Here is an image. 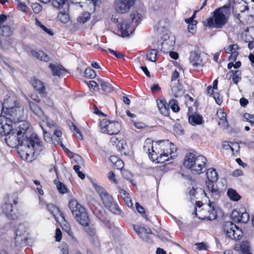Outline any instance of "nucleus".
Returning a JSON list of instances; mask_svg holds the SVG:
<instances>
[{
    "instance_id": "2f4dec72",
    "label": "nucleus",
    "mask_w": 254,
    "mask_h": 254,
    "mask_svg": "<svg viewBox=\"0 0 254 254\" xmlns=\"http://www.w3.org/2000/svg\"><path fill=\"white\" fill-rule=\"evenodd\" d=\"M157 51L155 49H150L146 53L147 60L151 62H155L157 60Z\"/></svg>"
},
{
    "instance_id": "4c0bfd02",
    "label": "nucleus",
    "mask_w": 254,
    "mask_h": 254,
    "mask_svg": "<svg viewBox=\"0 0 254 254\" xmlns=\"http://www.w3.org/2000/svg\"><path fill=\"white\" fill-rule=\"evenodd\" d=\"M90 17V13L87 12H83L78 18V21L80 23H84L87 22Z\"/></svg>"
},
{
    "instance_id": "f257e3e1",
    "label": "nucleus",
    "mask_w": 254,
    "mask_h": 254,
    "mask_svg": "<svg viewBox=\"0 0 254 254\" xmlns=\"http://www.w3.org/2000/svg\"><path fill=\"white\" fill-rule=\"evenodd\" d=\"M0 135L5 136V141L10 147H17L20 157L28 162H31L34 154H39L45 147L37 134L33 133L29 138H25V135L17 130H14L11 126V120L4 116H0Z\"/></svg>"
},
{
    "instance_id": "09e8293b",
    "label": "nucleus",
    "mask_w": 254,
    "mask_h": 254,
    "mask_svg": "<svg viewBox=\"0 0 254 254\" xmlns=\"http://www.w3.org/2000/svg\"><path fill=\"white\" fill-rule=\"evenodd\" d=\"M63 230L66 232L72 238H73V233L71 230L70 226L68 224H64L62 226Z\"/></svg>"
},
{
    "instance_id": "58836bf2",
    "label": "nucleus",
    "mask_w": 254,
    "mask_h": 254,
    "mask_svg": "<svg viewBox=\"0 0 254 254\" xmlns=\"http://www.w3.org/2000/svg\"><path fill=\"white\" fill-rule=\"evenodd\" d=\"M84 74L86 77L89 78H94L96 74L94 70L92 69L90 67H87L84 71Z\"/></svg>"
},
{
    "instance_id": "473e14b6",
    "label": "nucleus",
    "mask_w": 254,
    "mask_h": 254,
    "mask_svg": "<svg viewBox=\"0 0 254 254\" xmlns=\"http://www.w3.org/2000/svg\"><path fill=\"white\" fill-rule=\"evenodd\" d=\"M54 183L56 185L57 188L60 193L64 194L67 192V189L63 183L59 182L57 179L54 180Z\"/></svg>"
},
{
    "instance_id": "423d86ee",
    "label": "nucleus",
    "mask_w": 254,
    "mask_h": 254,
    "mask_svg": "<svg viewBox=\"0 0 254 254\" xmlns=\"http://www.w3.org/2000/svg\"><path fill=\"white\" fill-rule=\"evenodd\" d=\"M28 227L26 224H19L15 231V243L18 247H25L28 244Z\"/></svg>"
},
{
    "instance_id": "a18cd8bd",
    "label": "nucleus",
    "mask_w": 254,
    "mask_h": 254,
    "mask_svg": "<svg viewBox=\"0 0 254 254\" xmlns=\"http://www.w3.org/2000/svg\"><path fill=\"white\" fill-rule=\"evenodd\" d=\"M174 130L177 134L180 135L183 134L184 132L182 125L179 123L175 124L174 126Z\"/></svg>"
},
{
    "instance_id": "9d476101",
    "label": "nucleus",
    "mask_w": 254,
    "mask_h": 254,
    "mask_svg": "<svg viewBox=\"0 0 254 254\" xmlns=\"http://www.w3.org/2000/svg\"><path fill=\"white\" fill-rule=\"evenodd\" d=\"M11 201H13L14 205L17 204V197L11 199L8 198L7 201L1 206L2 213L9 220H16L18 218V213L16 209H14Z\"/></svg>"
},
{
    "instance_id": "f704fd0d",
    "label": "nucleus",
    "mask_w": 254,
    "mask_h": 254,
    "mask_svg": "<svg viewBox=\"0 0 254 254\" xmlns=\"http://www.w3.org/2000/svg\"><path fill=\"white\" fill-rule=\"evenodd\" d=\"M231 73L233 74L232 80L234 83L237 84L241 79V71L237 70L235 71L231 70Z\"/></svg>"
},
{
    "instance_id": "c85d7f7f",
    "label": "nucleus",
    "mask_w": 254,
    "mask_h": 254,
    "mask_svg": "<svg viewBox=\"0 0 254 254\" xmlns=\"http://www.w3.org/2000/svg\"><path fill=\"white\" fill-rule=\"evenodd\" d=\"M68 125L70 130L72 131H74L76 137L79 139L82 140L83 135L79 129L71 122L68 123Z\"/></svg>"
},
{
    "instance_id": "7ed1b4c3",
    "label": "nucleus",
    "mask_w": 254,
    "mask_h": 254,
    "mask_svg": "<svg viewBox=\"0 0 254 254\" xmlns=\"http://www.w3.org/2000/svg\"><path fill=\"white\" fill-rule=\"evenodd\" d=\"M231 3L230 2L227 4L216 9L213 12V16L209 17L203 22L205 26L210 27L221 28L224 26L227 22L226 15L230 14Z\"/></svg>"
},
{
    "instance_id": "c9c22d12",
    "label": "nucleus",
    "mask_w": 254,
    "mask_h": 254,
    "mask_svg": "<svg viewBox=\"0 0 254 254\" xmlns=\"http://www.w3.org/2000/svg\"><path fill=\"white\" fill-rule=\"evenodd\" d=\"M241 212L242 211L234 210L232 211L231 215L232 220L235 222H239L241 218Z\"/></svg>"
},
{
    "instance_id": "37998d69",
    "label": "nucleus",
    "mask_w": 254,
    "mask_h": 254,
    "mask_svg": "<svg viewBox=\"0 0 254 254\" xmlns=\"http://www.w3.org/2000/svg\"><path fill=\"white\" fill-rule=\"evenodd\" d=\"M249 214L248 212H247L245 210H244V211H242L239 222L246 223L249 220Z\"/></svg>"
},
{
    "instance_id": "dca6fc26",
    "label": "nucleus",
    "mask_w": 254,
    "mask_h": 254,
    "mask_svg": "<svg viewBox=\"0 0 254 254\" xmlns=\"http://www.w3.org/2000/svg\"><path fill=\"white\" fill-rule=\"evenodd\" d=\"M18 124L17 130L22 134L25 135V138H29L30 134V124L25 119L17 123Z\"/></svg>"
},
{
    "instance_id": "393cba45",
    "label": "nucleus",
    "mask_w": 254,
    "mask_h": 254,
    "mask_svg": "<svg viewBox=\"0 0 254 254\" xmlns=\"http://www.w3.org/2000/svg\"><path fill=\"white\" fill-rule=\"evenodd\" d=\"M172 91L176 97L182 96L184 93L183 86L179 83L172 88Z\"/></svg>"
},
{
    "instance_id": "bb28decb",
    "label": "nucleus",
    "mask_w": 254,
    "mask_h": 254,
    "mask_svg": "<svg viewBox=\"0 0 254 254\" xmlns=\"http://www.w3.org/2000/svg\"><path fill=\"white\" fill-rule=\"evenodd\" d=\"M12 34V31L10 27L7 25H3L0 27V34L4 37H9Z\"/></svg>"
},
{
    "instance_id": "9b49d317",
    "label": "nucleus",
    "mask_w": 254,
    "mask_h": 254,
    "mask_svg": "<svg viewBox=\"0 0 254 254\" xmlns=\"http://www.w3.org/2000/svg\"><path fill=\"white\" fill-rule=\"evenodd\" d=\"M137 0H117L115 2V9L120 13L127 12Z\"/></svg>"
},
{
    "instance_id": "a19ab883",
    "label": "nucleus",
    "mask_w": 254,
    "mask_h": 254,
    "mask_svg": "<svg viewBox=\"0 0 254 254\" xmlns=\"http://www.w3.org/2000/svg\"><path fill=\"white\" fill-rule=\"evenodd\" d=\"M35 24L37 26H39L43 30L49 35L52 36L53 35V32L49 29L47 28L44 25H43L37 19H36Z\"/></svg>"
},
{
    "instance_id": "e433bc0d",
    "label": "nucleus",
    "mask_w": 254,
    "mask_h": 254,
    "mask_svg": "<svg viewBox=\"0 0 254 254\" xmlns=\"http://www.w3.org/2000/svg\"><path fill=\"white\" fill-rule=\"evenodd\" d=\"M43 132L44 138L47 142L52 143L53 141V136L51 133L47 131L42 125L40 126Z\"/></svg>"
},
{
    "instance_id": "864d4df0",
    "label": "nucleus",
    "mask_w": 254,
    "mask_h": 254,
    "mask_svg": "<svg viewBox=\"0 0 254 254\" xmlns=\"http://www.w3.org/2000/svg\"><path fill=\"white\" fill-rule=\"evenodd\" d=\"M9 42L6 39L1 40L0 38V49H5L8 48Z\"/></svg>"
},
{
    "instance_id": "79ce46f5",
    "label": "nucleus",
    "mask_w": 254,
    "mask_h": 254,
    "mask_svg": "<svg viewBox=\"0 0 254 254\" xmlns=\"http://www.w3.org/2000/svg\"><path fill=\"white\" fill-rule=\"evenodd\" d=\"M169 105H170V108L174 112H178L180 110L177 100L175 99L170 100Z\"/></svg>"
},
{
    "instance_id": "49530a36",
    "label": "nucleus",
    "mask_w": 254,
    "mask_h": 254,
    "mask_svg": "<svg viewBox=\"0 0 254 254\" xmlns=\"http://www.w3.org/2000/svg\"><path fill=\"white\" fill-rule=\"evenodd\" d=\"M135 207L137 211L140 213L143 217H145L147 220L148 219L147 215L145 214L144 208L141 206L138 202H136Z\"/></svg>"
},
{
    "instance_id": "6ab92c4d",
    "label": "nucleus",
    "mask_w": 254,
    "mask_h": 254,
    "mask_svg": "<svg viewBox=\"0 0 254 254\" xmlns=\"http://www.w3.org/2000/svg\"><path fill=\"white\" fill-rule=\"evenodd\" d=\"M29 105L31 110L40 119L44 121L45 119V116L42 109L36 103L32 102H29Z\"/></svg>"
},
{
    "instance_id": "6e6d98bb",
    "label": "nucleus",
    "mask_w": 254,
    "mask_h": 254,
    "mask_svg": "<svg viewBox=\"0 0 254 254\" xmlns=\"http://www.w3.org/2000/svg\"><path fill=\"white\" fill-rule=\"evenodd\" d=\"M170 107V105H169V103L168 104L167 103V105H165V106L163 108V110H161V113L165 116H168L170 114V109H169Z\"/></svg>"
},
{
    "instance_id": "f8f14e48",
    "label": "nucleus",
    "mask_w": 254,
    "mask_h": 254,
    "mask_svg": "<svg viewBox=\"0 0 254 254\" xmlns=\"http://www.w3.org/2000/svg\"><path fill=\"white\" fill-rule=\"evenodd\" d=\"M19 106V103L14 97H9L4 100L2 104V110L6 115H8Z\"/></svg>"
},
{
    "instance_id": "603ef678",
    "label": "nucleus",
    "mask_w": 254,
    "mask_h": 254,
    "mask_svg": "<svg viewBox=\"0 0 254 254\" xmlns=\"http://www.w3.org/2000/svg\"><path fill=\"white\" fill-rule=\"evenodd\" d=\"M31 7L34 13H38L42 10V7L38 3H34L32 4Z\"/></svg>"
},
{
    "instance_id": "774afa93",
    "label": "nucleus",
    "mask_w": 254,
    "mask_h": 254,
    "mask_svg": "<svg viewBox=\"0 0 254 254\" xmlns=\"http://www.w3.org/2000/svg\"><path fill=\"white\" fill-rule=\"evenodd\" d=\"M124 199L128 207H131L132 206V203L129 197L125 196L124 197Z\"/></svg>"
},
{
    "instance_id": "7c9ffc66",
    "label": "nucleus",
    "mask_w": 254,
    "mask_h": 254,
    "mask_svg": "<svg viewBox=\"0 0 254 254\" xmlns=\"http://www.w3.org/2000/svg\"><path fill=\"white\" fill-rule=\"evenodd\" d=\"M212 204H214V203H209V204L210 209L209 212L210 213L209 215L206 217V219L209 220H215L217 217L216 211L214 209V205H212Z\"/></svg>"
},
{
    "instance_id": "5701e85b",
    "label": "nucleus",
    "mask_w": 254,
    "mask_h": 254,
    "mask_svg": "<svg viewBox=\"0 0 254 254\" xmlns=\"http://www.w3.org/2000/svg\"><path fill=\"white\" fill-rule=\"evenodd\" d=\"M98 83L101 87V89L105 93H109L114 90V87L108 82L102 79H98Z\"/></svg>"
},
{
    "instance_id": "f03ea898",
    "label": "nucleus",
    "mask_w": 254,
    "mask_h": 254,
    "mask_svg": "<svg viewBox=\"0 0 254 254\" xmlns=\"http://www.w3.org/2000/svg\"><path fill=\"white\" fill-rule=\"evenodd\" d=\"M68 206L75 220L83 227L86 233L92 235L94 231L89 225L90 220L85 208L81 206L76 199H71Z\"/></svg>"
},
{
    "instance_id": "338daca9",
    "label": "nucleus",
    "mask_w": 254,
    "mask_h": 254,
    "mask_svg": "<svg viewBox=\"0 0 254 254\" xmlns=\"http://www.w3.org/2000/svg\"><path fill=\"white\" fill-rule=\"evenodd\" d=\"M153 233L151 232V233L148 234V235L146 237L145 240L144 241L148 243H153V237L154 236Z\"/></svg>"
},
{
    "instance_id": "4468645a",
    "label": "nucleus",
    "mask_w": 254,
    "mask_h": 254,
    "mask_svg": "<svg viewBox=\"0 0 254 254\" xmlns=\"http://www.w3.org/2000/svg\"><path fill=\"white\" fill-rule=\"evenodd\" d=\"M150 149L148 148V156L153 162H156V163H162L168 160V155L166 153H164V152L158 155L157 152L154 150V147L153 146H151L152 151L150 152Z\"/></svg>"
},
{
    "instance_id": "de8ad7c7",
    "label": "nucleus",
    "mask_w": 254,
    "mask_h": 254,
    "mask_svg": "<svg viewBox=\"0 0 254 254\" xmlns=\"http://www.w3.org/2000/svg\"><path fill=\"white\" fill-rule=\"evenodd\" d=\"M244 118L249 122L252 126H254V115L245 113L243 116Z\"/></svg>"
},
{
    "instance_id": "cd10ccee",
    "label": "nucleus",
    "mask_w": 254,
    "mask_h": 254,
    "mask_svg": "<svg viewBox=\"0 0 254 254\" xmlns=\"http://www.w3.org/2000/svg\"><path fill=\"white\" fill-rule=\"evenodd\" d=\"M130 16L132 22L135 23L136 24V26L142 20V15L136 11H132L130 14Z\"/></svg>"
},
{
    "instance_id": "ea45409f",
    "label": "nucleus",
    "mask_w": 254,
    "mask_h": 254,
    "mask_svg": "<svg viewBox=\"0 0 254 254\" xmlns=\"http://www.w3.org/2000/svg\"><path fill=\"white\" fill-rule=\"evenodd\" d=\"M59 20L64 23H67L69 19V15L65 12H60L58 15Z\"/></svg>"
},
{
    "instance_id": "b1692460",
    "label": "nucleus",
    "mask_w": 254,
    "mask_h": 254,
    "mask_svg": "<svg viewBox=\"0 0 254 254\" xmlns=\"http://www.w3.org/2000/svg\"><path fill=\"white\" fill-rule=\"evenodd\" d=\"M189 122L193 126L200 125L202 123V117L197 114H192L189 116Z\"/></svg>"
},
{
    "instance_id": "6e6552de",
    "label": "nucleus",
    "mask_w": 254,
    "mask_h": 254,
    "mask_svg": "<svg viewBox=\"0 0 254 254\" xmlns=\"http://www.w3.org/2000/svg\"><path fill=\"white\" fill-rule=\"evenodd\" d=\"M224 232L232 240H239L243 235V231L231 221L225 222L223 225Z\"/></svg>"
},
{
    "instance_id": "0eeeda50",
    "label": "nucleus",
    "mask_w": 254,
    "mask_h": 254,
    "mask_svg": "<svg viewBox=\"0 0 254 254\" xmlns=\"http://www.w3.org/2000/svg\"><path fill=\"white\" fill-rule=\"evenodd\" d=\"M207 181L205 184L208 190L213 195H219L220 191L215 186V183L218 179V174L214 169H209L206 172Z\"/></svg>"
},
{
    "instance_id": "412c9836",
    "label": "nucleus",
    "mask_w": 254,
    "mask_h": 254,
    "mask_svg": "<svg viewBox=\"0 0 254 254\" xmlns=\"http://www.w3.org/2000/svg\"><path fill=\"white\" fill-rule=\"evenodd\" d=\"M190 63L193 66H197L201 63L200 54L196 51H191L190 57Z\"/></svg>"
},
{
    "instance_id": "4d7b16f0",
    "label": "nucleus",
    "mask_w": 254,
    "mask_h": 254,
    "mask_svg": "<svg viewBox=\"0 0 254 254\" xmlns=\"http://www.w3.org/2000/svg\"><path fill=\"white\" fill-rule=\"evenodd\" d=\"M157 106L158 109L160 110L161 113V110H163V108L167 105V102L165 99H162L160 100H158L157 101Z\"/></svg>"
},
{
    "instance_id": "72a5a7b5",
    "label": "nucleus",
    "mask_w": 254,
    "mask_h": 254,
    "mask_svg": "<svg viewBox=\"0 0 254 254\" xmlns=\"http://www.w3.org/2000/svg\"><path fill=\"white\" fill-rule=\"evenodd\" d=\"M241 244L242 254H252L250 252V244L247 241H243Z\"/></svg>"
},
{
    "instance_id": "5fc2aeb1",
    "label": "nucleus",
    "mask_w": 254,
    "mask_h": 254,
    "mask_svg": "<svg viewBox=\"0 0 254 254\" xmlns=\"http://www.w3.org/2000/svg\"><path fill=\"white\" fill-rule=\"evenodd\" d=\"M197 246L196 249L199 251L206 250L208 248V246L205 243H197L195 244Z\"/></svg>"
},
{
    "instance_id": "680f3d73",
    "label": "nucleus",
    "mask_w": 254,
    "mask_h": 254,
    "mask_svg": "<svg viewBox=\"0 0 254 254\" xmlns=\"http://www.w3.org/2000/svg\"><path fill=\"white\" fill-rule=\"evenodd\" d=\"M88 86L89 87L92 88L94 90H97L99 89L98 84L95 81H90L88 84Z\"/></svg>"
},
{
    "instance_id": "a878e982",
    "label": "nucleus",
    "mask_w": 254,
    "mask_h": 254,
    "mask_svg": "<svg viewBox=\"0 0 254 254\" xmlns=\"http://www.w3.org/2000/svg\"><path fill=\"white\" fill-rule=\"evenodd\" d=\"M227 195L230 199L233 201H238L241 198V196L237 192L233 189H229L227 191Z\"/></svg>"
},
{
    "instance_id": "aec40b11",
    "label": "nucleus",
    "mask_w": 254,
    "mask_h": 254,
    "mask_svg": "<svg viewBox=\"0 0 254 254\" xmlns=\"http://www.w3.org/2000/svg\"><path fill=\"white\" fill-rule=\"evenodd\" d=\"M30 53L33 57L36 58L40 61L47 62L50 60L49 56L42 51L32 50Z\"/></svg>"
},
{
    "instance_id": "8fccbe9b",
    "label": "nucleus",
    "mask_w": 254,
    "mask_h": 254,
    "mask_svg": "<svg viewBox=\"0 0 254 254\" xmlns=\"http://www.w3.org/2000/svg\"><path fill=\"white\" fill-rule=\"evenodd\" d=\"M65 2V1L63 0H53L52 4L55 7L60 8L62 7Z\"/></svg>"
},
{
    "instance_id": "bf43d9fd",
    "label": "nucleus",
    "mask_w": 254,
    "mask_h": 254,
    "mask_svg": "<svg viewBox=\"0 0 254 254\" xmlns=\"http://www.w3.org/2000/svg\"><path fill=\"white\" fill-rule=\"evenodd\" d=\"M108 51L111 54H113L118 59H124V56L120 52H117L111 49H108Z\"/></svg>"
},
{
    "instance_id": "e2e57ef3",
    "label": "nucleus",
    "mask_w": 254,
    "mask_h": 254,
    "mask_svg": "<svg viewBox=\"0 0 254 254\" xmlns=\"http://www.w3.org/2000/svg\"><path fill=\"white\" fill-rule=\"evenodd\" d=\"M62 234L61 231L60 230V229L59 228L56 229V236H55V238H56V241L60 242L62 239Z\"/></svg>"
},
{
    "instance_id": "69168bd1",
    "label": "nucleus",
    "mask_w": 254,
    "mask_h": 254,
    "mask_svg": "<svg viewBox=\"0 0 254 254\" xmlns=\"http://www.w3.org/2000/svg\"><path fill=\"white\" fill-rule=\"evenodd\" d=\"M117 169L122 170L124 167L123 161L119 159V160L114 164Z\"/></svg>"
},
{
    "instance_id": "4be33fe9",
    "label": "nucleus",
    "mask_w": 254,
    "mask_h": 254,
    "mask_svg": "<svg viewBox=\"0 0 254 254\" xmlns=\"http://www.w3.org/2000/svg\"><path fill=\"white\" fill-rule=\"evenodd\" d=\"M48 211L53 215L57 220L56 215L59 214L60 216L64 220V217L63 213L60 210L59 208L53 204H48L47 205Z\"/></svg>"
},
{
    "instance_id": "1a4fd4ad",
    "label": "nucleus",
    "mask_w": 254,
    "mask_h": 254,
    "mask_svg": "<svg viewBox=\"0 0 254 254\" xmlns=\"http://www.w3.org/2000/svg\"><path fill=\"white\" fill-rule=\"evenodd\" d=\"M99 126L102 132L110 135L117 134L121 129V126L119 122H110L107 119L102 120Z\"/></svg>"
},
{
    "instance_id": "a211bd4d",
    "label": "nucleus",
    "mask_w": 254,
    "mask_h": 254,
    "mask_svg": "<svg viewBox=\"0 0 254 254\" xmlns=\"http://www.w3.org/2000/svg\"><path fill=\"white\" fill-rule=\"evenodd\" d=\"M49 67L51 69L52 75L54 76H63L67 72V70L62 65L50 64Z\"/></svg>"
},
{
    "instance_id": "f3484780",
    "label": "nucleus",
    "mask_w": 254,
    "mask_h": 254,
    "mask_svg": "<svg viewBox=\"0 0 254 254\" xmlns=\"http://www.w3.org/2000/svg\"><path fill=\"white\" fill-rule=\"evenodd\" d=\"M31 84L34 89L41 96H45L47 92L44 83L42 81L35 77H33L31 79Z\"/></svg>"
},
{
    "instance_id": "c03bdc74",
    "label": "nucleus",
    "mask_w": 254,
    "mask_h": 254,
    "mask_svg": "<svg viewBox=\"0 0 254 254\" xmlns=\"http://www.w3.org/2000/svg\"><path fill=\"white\" fill-rule=\"evenodd\" d=\"M151 230L149 227H144L139 236L143 241H144L145 238H146V237L148 235V234L151 233Z\"/></svg>"
},
{
    "instance_id": "0e129e2a",
    "label": "nucleus",
    "mask_w": 254,
    "mask_h": 254,
    "mask_svg": "<svg viewBox=\"0 0 254 254\" xmlns=\"http://www.w3.org/2000/svg\"><path fill=\"white\" fill-rule=\"evenodd\" d=\"M238 52L237 51H234L231 53V55L229 58V60L231 61H235L238 55Z\"/></svg>"
},
{
    "instance_id": "20e7f679",
    "label": "nucleus",
    "mask_w": 254,
    "mask_h": 254,
    "mask_svg": "<svg viewBox=\"0 0 254 254\" xmlns=\"http://www.w3.org/2000/svg\"><path fill=\"white\" fill-rule=\"evenodd\" d=\"M206 159L202 155L197 156L193 153L188 154L184 161L186 167L191 169V171L197 174L203 172V169L205 167Z\"/></svg>"
},
{
    "instance_id": "052dcab7",
    "label": "nucleus",
    "mask_w": 254,
    "mask_h": 254,
    "mask_svg": "<svg viewBox=\"0 0 254 254\" xmlns=\"http://www.w3.org/2000/svg\"><path fill=\"white\" fill-rule=\"evenodd\" d=\"M196 24L197 23H191L188 25V29L189 32L192 33V34H194L196 28Z\"/></svg>"
},
{
    "instance_id": "ddd939ff",
    "label": "nucleus",
    "mask_w": 254,
    "mask_h": 254,
    "mask_svg": "<svg viewBox=\"0 0 254 254\" xmlns=\"http://www.w3.org/2000/svg\"><path fill=\"white\" fill-rule=\"evenodd\" d=\"M7 115H9L10 117H5V118L6 119L11 120V125L13 123L16 124L25 119L24 109L20 106L16 108L15 110H13L12 112H10Z\"/></svg>"
},
{
    "instance_id": "39448f33",
    "label": "nucleus",
    "mask_w": 254,
    "mask_h": 254,
    "mask_svg": "<svg viewBox=\"0 0 254 254\" xmlns=\"http://www.w3.org/2000/svg\"><path fill=\"white\" fill-rule=\"evenodd\" d=\"M97 191L107 208L114 214H119L121 213V209L106 190L103 188L98 187L97 188Z\"/></svg>"
},
{
    "instance_id": "2eb2a0df",
    "label": "nucleus",
    "mask_w": 254,
    "mask_h": 254,
    "mask_svg": "<svg viewBox=\"0 0 254 254\" xmlns=\"http://www.w3.org/2000/svg\"><path fill=\"white\" fill-rule=\"evenodd\" d=\"M118 32L120 36L126 37L131 34L133 30L130 28V25L126 22L123 21L117 25Z\"/></svg>"
},
{
    "instance_id": "3c124183",
    "label": "nucleus",
    "mask_w": 254,
    "mask_h": 254,
    "mask_svg": "<svg viewBox=\"0 0 254 254\" xmlns=\"http://www.w3.org/2000/svg\"><path fill=\"white\" fill-rule=\"evenodd\" d=\"M231 151L233 153V154L234 155L236 156V154H235L234 151H236V152L237 153L240 150V145L237 142H231Z\"/></svg>"
},
{
    "instance_id": "13d9d810",
    "label": "nucleus",
    "mask_w": 254,
    "mask_h": 254,
    "mask_svg": "<svg viewBox=\"0 0 254 254\" xmlns=\"http://www.w3.org/2000/svg\"><path fill=\"white\" fill-rule=\"evenodd\" d=\"M44 98L43 101L45 104L49 107H52L54 105V102L52 99L47 97V94L45 96H41Z\"/></svg>"
},
{
    "instance_id": "c756f323",
    "label": "nucleus",
    "mask_w": 254,
    "mask_h": 254,
    "mask_svg": "<svg viewBox=\"0 0 254 254\" xmlns=\"http://www.w3.org/2000/svg\"><path fill=\"white\" fill-rule=\"evenodd\" d=\"M221 116L219 118L218 125L223 128H226L228 126V123L226 119V114L224 112H220Z\"/></svg>"
}]
</instances>
